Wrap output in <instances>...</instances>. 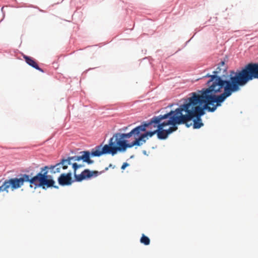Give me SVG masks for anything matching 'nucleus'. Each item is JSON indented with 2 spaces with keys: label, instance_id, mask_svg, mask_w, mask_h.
Returning <instances> with one entry per match:
<instances>
[{
  "label": "nucleus",
  "instance_id": "19",
  "mask_svg": "<svg viewBox=\"0 0 258 258\" xmlns=\"http://www.w3.org/2000/svg\"><path fill=\"white\" fill-rule=\"evenodd\" d=\"M74 175L75 178V181L81 182V174H76V173H74Z\"/></svg>",
  "mask_w": 258,
  "mask_h": 258
},
{
  "label": "nucleus",
  "instance_id": "20",
  "mask_svg": "<svg viewBox=\"0 0 258 258\" xmlns=\"http://www.w3.org/2000/svg\"><path fill=\"white\" fill-rule=\"evenodd\" d=\"M128 165H129V164L127 163H126V162L123 163L121 168V169L124 170Z\"/></svg>",
  "mask_w": 258,
  "mask_h": 258
},
{
  "label": "nucleus",
  "instance_id": "4",
  "mask_svg": "<svg viewBox=\"0 0 258 258\" xmlns=\"http://www.w3.org/2000/svg\"><path fill=\"white\" fill-rule=\"evenodd\" d=\"M37 177L34 167L30 166L21 170L15 177L5 179L0 186V192H9L8 189L10 187L12 190L18 189L24 185L25 183H29V187L36 189L40 187L38 178Z\"/></svg>",
  "mask_w": 258,
  "mask_h": 258
},
{
  "label": "nucleus",
  "instance_id": "2",
  "mask_svg": "<svg viewBox=\"0 0 258 258\" xmlns=\"http://www.w3.org/2000/svg\"><path fill=\"white\" fill-rule=\"evenodd\" d=\"M213 77L230 96L233 93L240 90V87L244 86L248 81L258 79V62L249 63L236 72L231 71L228 80H221L218 77Z\"/></svg>",
  "mask_w": 258,
  "mask_h": 258
},
{
  "label": "nucleus",
  "instance_id": "22",
  "mask_svg": "<svg viewBox=\"0 0 258 258\" xmlns=\"http://www.w3.org/2000/svg\"><path fill=\"white\" fill-rule=\"evenodd\" d=\"M77 14H78V13H77V12H75V13L73 14V17H76V15H77Z\"/></svg>",
  "mask_w": 258,
  "mask_h": 258
},
{
  "label": "nucleus",
  "instance_id": "10",
  "mask_svg": "<svg viewBox=\"0 0 258 258\" xmlns=\"http://www.w3.org/2000/svg\"><path fill=\"white\" fill-rule=\"evenodd\" d=\"M176 125L177 124L171 125L172 126L170 127L167 130H163V128L159 129L156 133L158 138L160 140H164L166 139L170 134L177 130Z\"/></svg>",
  "mask_w": 258,
  "mask_h": 258
},
{
  "label": "nucleus",
  "instance_id": "16",
  "mask_svg": "<svg viewBox=\"0 0 258 258\" xmlns=\"http://www.w3.org/2000/svg\"><path fill=\"white\" fill-rule=\"evenodd\" d=\"M140 242L146 245H148L150 243V240L147 236H145L144 234H142L140 239Z\"/></svg>",
  "mask_w": 258,
  "mask_h": 258
},
{
  "label": "nucleus",
  "instance_id": "6",
  "mask_svg": "<svg viewBox=\"0 0 258 258\" xmlns=\"http://www.w3.org/2000/svg\"><path fill=\"white\" fill-rule=\"evenodd\" d=\"M110 139H113V146L116 153H117V151L124 152L127 148H132L134 146H142L141 143L140 142L138 139L136 140H134L131 143L127 144L126 140H123L119 136V133L115 134Z\"/></svg>",
  "mask_w": 258,
  "mask_h": 258
},
{
  "label": "nucleus",
  "instance_id": "3",
  "mask_svg": "<svg viewBox=\"0 0 258 258\" xmlns=\"http://www.w3.org/2000/svg\"><path fill=\"white\" fill-rule=\"evenodd\" d=\"M180 122H181V120L177 117H175L174 111H171L164 115L154 116L149 122L139 126L143 128L141 131L142 135L138 139L141 143V145H143L148 139V137H152L157 133L159 129H162L166 126Z\"/></svg>",
  "mask_w": 258,
  "mask_h": 258
},
{
  "label": "nucleus",
  "instance_id": "21",
  "mask_svg": "<svg viewBox=\"0 0 258 258\" xmlns=\"http://www.w3.org/2000/svg\"><path fill=\"white\" fill-rule=\"evenodd\" d=\"M224 64H225V62H224V61H222L220 62V66H219L222 67V66H224Z\"/></svg>",
  "mask_w": 258,
  "mask_h": 258
},
{
  "label": "nucleus",
  "instance_id": "17",
  "mask_svg": "<svg viewBox=\"0 0 258 258\" xmlns=\"http://www.w3.org/2000/svg\"><path fill=\"white\" fill-rule=\"evenodd\" d=\"M70 162H72V161H79L81 160V156H74L73 157H68Z\"/></svg>",
  "mask_w": 258,
  "mask_h": 258
},
{
  "label": "nucleus",
  "instance_id": "7",
  "mask_svg": "<svg viewBox=\"0 0 258 258\" xmlns=\"http://www.w3.org/2000/svg\"><path fill=\"white\" fill-rule=\"evenodd\" d=\"M113 139H110L109 144L102 146V145L96 146L91 151L92 156L99 157L103 154H111L115 155L116 153L112 143Z\"/></svg>",
  "mask_w": 258,
  "mask_h": 258
},
{
  "label": "nucleus",
  "instance_id": "18",
  "mask_svg": "<svg viewBox=\"0 0 258 258\" xmlns=\"http://www.w3.org/2000/svg\"><path fill=\"white\" fill-rule=\"evenodd\" d=\"M71 165H72V167L74 169V173H76V170L81 167V164H78L76 162L72 163Z\"/></svg>",
  "mask_w": 258,
  "mask_h": 258
},
{
  "label": "nucleus",
  "instance_id": "8",
  "mask_svg": "<svg viewBox=\"0 0 258 258\" xmlns=\"http://www.w3.org/2000/svg\"><path fill=\"white\" fill-rule=\"evenodd\" d=\"M72 173L71 171L67 173H62L58 177V184L61 186L69 185L74 181L72 180Z\"/></svg>",
  "mask_w": 258,
  "mask_h": 258
},
{
  "label": "nucleus",
  "instance_id": "24",
  "mask_svg": "<svg viewBox=\"0 0 258 258\" xmlns=\"http://www.w3.org/2000/svg\"><path fill=\"white\" fill-rule=\"evenodd\" d=\"M79 84H81V79L79 81Z\"/></svg>",
  "mask_w": 258,
  "mask_h": 258
},
{
  "label": "nucleus",
  "instance_id": "1",
  "mask_svg": "<svg viewBox=\"0 0 258 258\" xmlns=\"http://www.w3.org/2000/svg\"><path fill=\"white\" fill-rule=\"evenodd\" d=\"M223 88L216 79L214 84L210 88L203 89L201 94L196 92L192 93V96L186 100L185 103L174 110L175 117L181 120L180 123L176 124L186 123L194 117L197 119L194 120V128H199L204 124L202 122L201 116L204 114V109L209 112H214L221 105L225 99L230 96L226 91L220 95L215 94L221 92Z\"/></svg>",
  "mask_w": 258,
  "mask_h": 258
},
{
  "label": "nucleus",
  "instance_id": "23",
  "mask_svg": "<svg viewBox=\"0 0 258 258\" xmlns=\"http://www.w3.org/2000/svg\"><path fill=\"white\" fill-rule=\"evenodd\" d=\"M3 9H4V7H2V9H1V10L2 12H3Z\"/></svg>",
  "mask_w": 258,
  "mask_h": 258
},
{
  "label": "nucleus",
  "instance_id": "15",
  "mask_svg": "<svg viewBox=\"0 0 258 258\" xmlns=\"http://www.w3.org/2000/svg\"><path fill=\"white\" fill-rule=\"evenodd\" d=\"M58 163L61 168L63 169H66L68 168L69 165H71L72 162H70L69 158L68 157L67 159H65L64 158H61Z\"/></svg>",
  "mask_w": 258,
  "mask_h": 258
},
{
  "label": "nucleus",
  "instance_id": "11",
  "mask_svg": "<svg viewBox=\"0 0 258 258\" xmlns=\"http://www.w3.org/2000/svg\"><path fill=\"white\" fill-rule=\"evenodd\" d=\"M23 55L25 62L28 65L35 69L36 70L39 71L41 72H44V70L39 67L37 61L34 58L25 54H23Z\"/></svg>",
  "mask_w": 258,
  "mask_h": 258
},
{
  "label": "nucleus",
  "instance_id": "13",
  "mask_svg": "<svg viewBox=\"0 0 258 258\" xmlns=\"http://www.w3.org/2000/svg\"><path fill=\"white\" fill-rule=\"evenodd\" d=\"M221 69L220 68V66H219L217 67V70L213 72L214 75H210L208 74L205 76V77H210L211 78L210 80L209 81H208L207 82V85L209 86V88H210V86H211L212 85L214 84L215 81L216 80V78H214L213 76H214L215 77H218L221 80H223L220 77L217 76V74L218 73H219L221 72Z\"/></svg>",
  "mask_w": 258,
  "mask_h": 258
},
{
  "label": "nucleus",
  "instance_id": "5",
  "mask_svg": "<svg viewBox=\"0 0 258 258\" xmlns=\"http://www.w3.org/2000/svg\"><path fill=\"white\" fill-rule=\"evenodd\" d=\"M61 167L58 163L55 165H47L41 168L34 167L35 171L40 187L43 189L50 187H54L58 189V186L55 185V182L51 175L48 174L49 172L51 174L59 173L61 170Z\"/></svg>",
  "mask_w": 258,
  "mask_h": 258
},
{
  "label": "nucleus",
  "instance_id": "14",
  "mask_svg": "<svg viewBox=\"0 0 258 258\" xmlns=\"http://www.w3.org/2000/svg\"><path fill=\"white\" fill-rule=\"evenodd\" d=\"M91 153L89 151H82V161L83 162H85L88 164H92L94 163V161L91 160L90 156Z\"/></svg>",
  "mask_w": 258,
  "mask_h": 258
},
{
  "label": "nucleus",
  "instance_id": "9",
  "mask_svg": "<svg viewBox=\"0 0 258 258\" xmlns=\"http://www.w3.org/2000/svg\"><path fill=\"white\" fill-rule=\"evenodd\" d=\"M143 128L142 127L137 126L132 130L130 133L127 134H119V136L122 138L123 140L124 139H128L132 136H133L135 140H137L138 138H140V136L142 135V133H141V131Z\"/></svg>",
  "mask_w": 258,
  "mask_h": 258
},
{
  "label": "nucleus",
  "instance_id": "12",
  "mask_svg": "<svg viewBox=\"0 0 258 258\" xmlns=\"http://www.w3.org/2000/svg\"><path fill=\"white\" fill-rule=\"evenodd\" d=\"M99 174V172L97 171H90L89 169H85L82 172V180L96 177Z\"/></svg>",
  "mask_w": 258,
  "mask_h": 258
}]
</instances>
